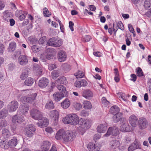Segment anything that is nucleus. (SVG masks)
<instances>
[{
	"label": "nucleus",
	"mask_w": 151,
	"mask_h": 151,
	"mask_svg": "<svg viewBox=\"0 0 151 151\" xmlns=\"http://www.w3.org/2000/svg\"><path fill=\"white\" fill-rule=\"evenodd\" d=\"M30 91V90H28L20 91L16 90L14 93L17 97H20L22 96H24L20 98V101L23 103H31L35 99L37 94L36 93L31 94Z\"/></svg>",
	"instance_id": "nucleus-1"
},
{
	"label": "nucleus",
	"mask_w": 151,
	"mask_h": 151,
	"mask_svg": "<svg viewBox=\"0 0 151 151\" xmlns=\"http://www.w3.org/2000/svg\"><path fill=\"white\" fill-rule=\"evenodd\" d=\"M75 136V133L72 131L60 129L56 133L55 138L57 140L63 139L65 142H69L72 141Z\"/></svg>",
	"instance_id": "nucleus-2"
},
{
	"label": "nucleus",
	"mask_w": 151,
	"mask_h": 151,
	"mask_svg": "<svg viewBox=\"0 0 151 151\" xmlns=\"http://www.w3.org/2000/svg\"><path fill=\"white\" fill-rule=\"evenodd\" d=\"M62 121L64 124L75 126L78 123L79 124L80 119L76 114H71L67 115L63 118Z\"/></svg>",
	"instance_id": "nucleus-3"
},
{
	"label": "nucleus",
	"mask_w": 151,
	"mask_h": 151,
	"mask_svg": "<svg viewBox=\"0 0 151 151\" xmlns=\"http://www.w3.org/2000/svg\"><path fill=\"white\" fill-rule=\"evenodd\" d=\"M79 125L81 127H79L78 129V130L83 134L86 131L85 129L83 128V127L85 128L86 129L89 128L92 125V122L91 120L88 119L81 118L80 119Z\"/></svg>",
	"instance_id": "nucleus-4"
},
{
	"label": "nucleus",
	"mask_w": 151,
	"mask_h": 151,
	"mask_svg": "<svg viewBox=\"0 0 151 151\" xmlns=\"http://www.w3.org/2000/svg\"><path fill=\"white\" fill-rule=\"evenodd\" d=\"M47 43L50 46L57 47L62 45L63 41L61 39L55 37L50 38L48 41Z\"/></svg>",
	"instance_id": "nucleus-5"
},
{
	"label": "nucleus",
	"mask_w": 151,
	"mask_h": 151,
	"mask_svg": "<svg viewBox=\"0 0 151 151\" xmlns=\"http://www.w3.org/2000/svg\"><path fill=\"white\" fill-rule=\"evenodd\" d=\"M35 130V126L32 124H30L27 125L25 128V133L27 137H31L34 135Z\"/></svg>",
	"instance_id": "nucleus-6"
},
{
	"label": "nucleus",
	"mask_w": 151,
	"mask_h": 151,
	"mask_svg": "<svg viewBox=\"0 0 151 151\" xmlns=\"http://www.w3.org/2000/svg\"><path fill=\"white\" fill-rule=\"evenodd\" d=\"M118 129L116 127H110L108 129L107 132L105 134L103 137H108L110 135L113 136H117L119 134Z\"/></svg>",
	"instance_id": "nucleus-7"
},
{
	"label": "nucleus",
	"mask_w": 151,
	"mask_h": 151,
	"mask_svg": "<svg viewBox=\"0 0 151 151\" xmlns=\"http://www.w3.org/2000/svg\"><path fill=\"white\" fill-rule=\"evenodd\" d=\"M59 113L58 111L53 110L51 111L49 113L50 117L54 120V124L56 125L58 122Z\"/></svg>",
	"instance_id": "nucleus-8"
},
{
	"label": "nucleus",
	"mask_w": 151,
	"mask_h": 151,
	"mask_svg": "<svg viewBox=\"0 0 151 151\" xmlns=\"http://www.w3.org/2000/svg\"><path fill=\"white\" fill-rule=\"evenodd\" d=\"M19 103L16 101H13L10 102L7 106L8 110L9 112L15 111L18 108Z\"/></svg>",
	"instance_id": "nucleus-9"
},
{
	"label": "nucleus",
	"mask_w": 151,
	"mask_h": 151,
	"mask_svg": "<svg viewBox=\"0 0 151 151\" xmlns=\"http://www.w3.org/2000/svg\"><path fill=\"white\" fill-rule=\"evenodd\" d=\"M30 114L33 119L36 120L41 118L42 116V113L36 109H33L31 110Z\"/></svg>",
	"instance_id": "nucleus-10"
},
{
	"label": "nucleus",
	"mask_w": 151,
	"mask_h": 151,
	"mask_svg": "<svg viewBox=\"0 0 151 151\" xmlns=\"http://www.w3.org/2000/svg\"><path fill=\"white\" fill-rule=\"evenodd\" d=\"M120 130L123 132H129L131 130L130 128L127 121L123 120L121 123Z\"/></svg>",
	"instance_id": "nucleus-11"
},
{
	"label": "nucleus",
	"mask_w": 151,
	"mask_h": 151,
	"mask_svg": "<svg viewBox=\"0 0 151 151\" xmlns=\"http://www.w3.org/2000/svg\"><path fill=\"white\" fill-rule=\"evenodd\" d=\"M139 127L143 129L147 128L148 126V122L147 119L144 117L139 118L138 121Z\"/></svg>",
	"instance_id": "nucleus-12"
},
{
	"label": "nucleus",
	"mask_w": 151,
	"mask_h": 151,
	"mask_svg": "<svg viewBox=\"0 0 151 151\" xmlns=\"http://www.w3.org/2000/svg\"><path fill=\"white\" fill-rule=\"evenodd\" d=\"M24 120V117L18 114H16L13 116L12 119V122L15 124L20 123Z\"/></svg>",
	"instance_id": "nucleus-13"
},
{
	"label": "nucleus",
	"mask_w": 151,
	"mask_h": 151,
	"mask_svg": "<svg viewBox=\"0 0 151 151\" xmlns=\"http://www.w3.org/2000/svg\"><path fill=\"white\" fill-rule=\"evenodd\" d=\"M28 61L27 56L24 55H20L18 59L19 64L22 66L26 65L28 63Z\"/></svg>",
	"instance_id": "nucleus-14"
},
{
	"label": "nucleus",
	"mask_w": 151,
	"mask_h": 151,
	"mask_svg": "<svg viewBox=\"0 0 151 151\" xmlns=\"http://www.w3.org/2000/svg\"><path fill=\"white\" fill-rule=\"evenodd\" d=\"M29 109V106L27 104L22 105L20 106L18 112L19 114H22L25 115L27 113Z\"/></svg>",
	"instance_id": "nucleus-15"
},
{
	"label": "nucleus",
	"mask_w": 151,
	"mask_h": 151,
	"mask_svg": "<svg viewBox=\"0 0 151 151\" xmlns=\"http://www.w3.org/2000/svg\"><path fill=\"white\" fill-rule=\"evenodd\" d=\"M58 58L60 62H64L66 59L67 54L63 50H59L58 53Z\"/></svg>",
	"instance_id": "nucleus-16"
},
{
	"label": "nucleus",
	"mask_w": 151,
	"mask_h": 151,
	"mask_svg": "<svg viewBox=\"0 0 151 151\" xmlns=\"http://www.w3.org/2000/svg\"><path fill=\"white\" fill-rule=\"evenodd\" d=\"M49 81L45 78H41L39 81L38 85L41 88H44L46 87L48 85Z\"/></svg>",
	"instance_id": "nucleus-17"
},
{
	"label": "nucleus",
	"mask_w": 151,
	"mask_h": 151,
	"mask_svg": "<svg viewBox=\"0 0 151 151\" xmlns=\"http://www.w3.org/2000/svg\"><path fill=\"white\" fill-rule=\"evenodd\" d=\"M38 120L37 124L40 127L42 128L46 127L49 124L48 120L46 118L43 117L41 119H40Z\"/></svg>",
	"instance_id": "nucleus-18"
},
{
	"label": "nucleus",
	"mask_w": 151,
	"mask_h": 151,
	"mask_svg": "<svg viewBox=\"0 0 151 151\" xmlns=\"http://www.w3.org/2000/svg\"><path fill=\"white\" fill-rule=\"evenodd\" d=\"M110 147L111 149H114L118 148L120 150H122V149L120 147V142L119 141L117 140H113L110 143Z\"/></svg>",
	"instance_id": "nucleus-19"
},
{
	"label": "nucleus",
	"mask_w": 151,
	"mask_h": 151,
	"mask_svg": "<svg viewBox=\"0 0 151 151\" xmlns=\"http://www.w3.org/2000/svg\"><path fill=\"white\" fill-rule=\"evenodd\" d=\"M137 120V117L134 114L131 115L129 118V122L133 127H135L136 126Z\"/></svg>",
	"instance_id": "nucleus-20"
},
{
	"label": "nucleus",
	"mask_w": 151,
	"mask_h": 151,
	"mask_svg": "<svg viewBox=\"0 0 151 151\" xmlns=\"http://www.w3.org/2000/svg\"><path fill=\"white\" fill-rule=\"evenodd\" d=\"M50 146L51 143L49 141H44L41 144V150L42 151H48Z\"/></svg>",
	"instance_id": "nucleus-21"
},
{
	"label": "nucleus",
	"mask_w": 151,
	"mask_h": 151,
	"mask_svg": "<svg viewBox=\"0 0 151 151\" xmlns=\"http://www.w3.org/2000/svg\"><path fill=\"white\" fill-rule=\"evenodd\" d=\"M87 148L90 151H96L100 149V145L90 142L88 145Z\"/></svg>",
	"instance_id": "nucleus-22"
},
{
	"label": "nucleus",
	"mask_w": 151,
	"mask_h": 151,
	"mask_svg": "<svg viewBox=\"0 0 151 151\" xmlns=\"http://www.w3.org/2000/svg\"><path fill=\"white\" fill-rule=\"evenodd\" d=\"M107 129V124L105 123L99 125L97 127V131L99 133H105Z\"/></svg>",
	"instance_id": "nucleus-23"
},
{
	"label": "nucleus",
	"mask_w": 151,
	"mask_h": 151,
	"mask_svg": "<svg viewBox=\"0 0 151 151\" xmlns=\"http://www.w3.org/2000/svg\"><path fill=\"white\" fill-rule=\"evenodd\" d=\"M65 96L61 93L59 92H55L53 95V99L56 101H58L62 99Z\"/></svg>",
	"instance_id": "nucleus-24"
},
{
	"label": "nucleus",
	"mask_w": 151,
	"mask_h": 151,
	"mask_svg": "<svg viewBox=\"0 0 151 151\" xmlns=\"http://www.w3.org/2000/svg\"><path fill=\"white\" fill-rule=\"evenodd\" d=\"M83 96L87 99H89L93 96L92 92L90 90L87 89L84 90L82 94Z\"/></svg>",
	"instance_id": "nucleus-25"
},
{
	"label": "nucleus",
	"mask_w": 151,
	"mask_h": 151,
	"mask_svg": "<svg viewBox=\"0 0 151 151\" xmlns=\"http://www.w3.org/2000/svg\"><path fill=\"white\" fill-rule=\"evenodd\" d=\"M12 16V13L8 10L5 11L4 12L3 19L6 22H8Z\"/></svg>",
	"instance_id": "nucleus-26"
},
{
	"label": "nucleus",
	"mask_w": 151,
	"mask_h": 151,
	"mask_svg": "<svg viewBox=\"0 0 151 151\" xmlns=\"http://www.w3.org/2000/svg\"><path fill=\"white\" fill-rule=\"evenodd\" d=\"M18 141L15 137H13V138L8 142V147H10L13 148L15 147L18 144Z\"/></svg>",
	"instance_id": "nucleus-27"
},
{
	"label": "nucleus",
	"mask_w": 151,
	"mask_h": 151,
	"mask_svg": "<svg viewBox=\"0 0 151 151\" xmlns=\"http://www.w3.org/2000/svg\"><path fill=\"white\" fill-rule=\"evenodd\" d=\"M70 104L69 100L66 98L61 103V107L64 109L68 108Z\"/></svg>",
	"instance_id": "nucleus-28"
},
{
	"label": "nucleus",
	"mask_w": 151,
	"mask_h": 151,
	"mask_svg": "<svg viewBox=\"0 0 151 151\" xmlns=\"http://www.w3.org/2000/svg\"><path fill=\"white\" fill-rule=\"evenodd\" d=\"M140 145L138 143L135 142L132 144L128 147V151H133L134 150L140 147Z\"/></svg>",
	"instance_id": "nucleus-29"
},
{
	"label": "nucleus",
	"mask_w": 151,
	"mask_h": 151,
	"mask_svg": "<svg viewBox=\"0 0 151 151\" xmlns=\"http://www.w3.org/2000/svg\"><path fill=\"white\" fill-rule=\"evenodd\" d=\"M122 114L121 112L115 114L113 117V120L115 123L119 121L122 118Z\"/></svg>",
	"instance_id": "nucleus-30"
},
{
	"label": "nucleus",
	"mask_w": 151,
	"mask_h": 151,
	"mask_svg": "<svg viewBox=\"0 0 151 151\" xmlns=\"http://www.w3.org/2000/svg\"><path fill=\"white\" fill-rule=\"evenodd\" d=\"M8 114V110L5 109H3L0 111V119H5Z\"/></svg>",
	"instance_id": "nucleus-31"
},
{
	"label": "nucleus",
	"mask_w": 151,
	"mask_h": 151,
	"mask_svg": "<svg viewBox=\"0 0 151 151\" xmlns=\"http://www.w3.org/2000/svg\"><path fill=\"white\" fill-rule=\"evenodd\" d=\"M58 89L61 92V93L65 96L67 95L68 92L66 90L65 88L63 85H58L57 86Z\"/></svg>",
	"instance_id": "nucleus-32"
},
{
	"label": "nucleus",
	"mask_w": 151,
	"mask_h": 151,
	"mask_svg": "<svg viewBox=\"0 0 151 151\" xmlns=\"http://www.w3.org/2000/svg\"><path fill=\"white\" fill-rule=\"evenodd\" d=\"M83 104V107L85 109L90 110L92 108V105L91 103L88 101H84Z\"/></svg>",
	"instance_id": "nucleus-33"
},
{
	"label": "nucleus",
	"mask_w": 151,
	"mask_h": 151,
	"mask_svg": "<svg viewBox=\"0 0 151 151\" xmlns=\"http://www.w3.org/2000/svg\"><path fill=\"white\" fill-rule=\"evenodd\" d=\"M34 82V79L31 77L27 78L24 82V84L28 86H31Z\"/></svg>",
	"instance_id": "nucleus-34"
},
{
	"label": "nucleus",
	"mask_w": 151,
	"mask_h": 151,
	"mask_svg": "<svg viewBox=\"0 0 151 151\" xmlns=\"http://www.w3.org/2000/svg\"><path fill=\"white\" fill-rule=\"evenodd\" d=\"M119 108L116 106H112L110 110V112L111 113L115 114L119 113Z\"/></svg>",
	"instance_id": "nucleus-35"
},
{
	"label": "nucleus",
	"mask_w": 151,
	"mask_h": 151,
	"mask_svg": "<svg viewBox=\"0 0 151 151\" xmlns=\"http://www.w3.org/2000/svg\"><path fill=\"white\" fill-rule=\"evenodd\" d=\"M67 82L66 78L64 76H62L60 77L56 81V83L57 84L58 83L60 84H66Z\"/></svg>",
	"instance_id": "nucleus-36"
},
{
	"label": "nucleus",
	"mask_w": 151,
	"mask_h": 151,
	"mask_svg": "<svg viewBox=\"0 0 151 151\" xmlns=\"http://www.w3.org/2000/svg\"><path fill=\"white\" fill-rule=\"evenodd\" d=\"M54 107L53 102L51 100L48 101L45 106V108L48 109H53Z\"/></svg>",
	"instance_id": "nucleus-37"
},
{
	"label": "nucleus",
	"mask_w": 151,
	"mask_h": 151,
	"mask_svg": "<svg viewBox=\"0 0 151 151\" xmlns=\"http://www.w3.org/2000/svg\"><path fill=\"white\" fill-rule=\"evenodd\" d=\"M34 70L39 75H41L42 72V70L41 67L39 65H35L34 67Z\"/></svg>",
	"instance_id": "nucleus-38"
},
{
	"label": "nucleus",
	"mask_w": 151,
	"mask_h": 151,
	"mask_svg": "<svg viewBox=\"0 0 151 151\" xmlns=\"http://www.w3.org/2000/svg\"><path fill=\"white\" fill-rule=\"evenodd\" d=\"M0 146L1 148L6 149L8 148V144L6 140H2L0 142Z\"/></svg>",
	"instance_id": "nucleus-39"
},
{
	"label": "nucleus",
	"mask_w": 151,
	"mask_h": 151,
	"mask_svg": "<svg viewBox=\"0 0 151 151\" xmlns=\"http://www.w3.org/2000/svg\"><path fill=\"white\" fill-rule=\"evenodd\" d=\"M74 75L77 78H83L84 76V74L83 71L79 70L75 73Z\"/></svg>",
	"instance_id": "nucleus-40"
},
{
	"label": "nucleus",
	"mask_w": 151,
	"mask_h": 151,
	"mask_svg": "<svg viewBox=\"0 0 151 151\" xmlns=\"http://www.w3.org/2000/svg\"><path fill=\"white\" fill-rule=\"evenodd\" d=\"M74 108L77 110H79L82 107L81 104L79 102H75L73 104Z\"/></svg>",
	"instance_id": "nucleus-41"
},
{
	"label": "nucleus",
	"mask_w": 151,
	"mask_h": 151,
	"mask_svg": "<svg viewBox=\"0 0 151 151\" xmlns=\"http://www.w3.org/2000/svg\"><path fill=\"white\" fill-rule=\"evenodd\" d=\"M117 95L119 96V97L125 101H127V96L126 94L124 93H118Z\"/></svg>",
	"instance_id": "nucleus-42"
},
{
	"label": "nucleus",
	"mask_w": 151,
	"mask_h": 151,
	"mask_svg": "<svg viewBox=\"0 0 151 151\" xmlns=\"http://www.w3.org/2000/svg\"><path fill=\"white\" fill-rule=\"evenodd\" d=\"M28 76V71L27 70L24 71L20 76V78L22 80H24L25 78L27 77Z\"/></svg>",
	"instance_id": "nucleus-43"
},
{
	"label": "nucleus",
	"mask_w": 151,
	"mask_h": 151,
	"mask_svg": "<svg viewBox=\"0 0 151 151\" xmlns=\"http://www.w3.org/2000/svg\"><path fill=\"white\" fill-rule=\"evenodd\" d=\"M16 47V44L14 42H12L9 45V51L13 52L14 50Z\"/></svg>",
	"instance_id": "nucleus-44"
},
{
	"label": "nucleus",
	"mask_w": 151,
	"mask_h": 151,
	"mask_svg": "<svg viewBox=\"0 0 151 151\" xmlns=\"http://www.w3.org/2000/svg\"><path fill=\"white\" fill-rule=\"evenodd\" d=\"M43 14L44 16L46 17H49L51 14L47 8L45 7L43 9Z\"/></svg>",
	"instance_id": "nucleus-45"
},
{
	"label": "nucleus",
	"mask_w": 151,
	"mask_h": 151,
	"mask_svg": "<svg viewBox=\"0 0 151 151\" xmlns=\"http://www.w3.org/2000/svg\"><path fill=\"white\" fill-rule=\"evenodd\" d=\"M144 6L145 9H148L151 6V1L150 0H146L144 4Z\"/></svg>",
	"instance_id": "nucleus-46"
},
{
	"label": "nucleus",
	"mask_w": 151,
	"mask_h": 151,
	"mask_svg": "<svg viewBox=\"0 0 151 151\" xmlns=\"http://www.w3.org/2000/svg\"><path fill=\"white\" fill-rule=\"evenodd\" d=\"M53 79H55L59 76V72L58 70H54L51 73Z\"/></svg>",
	"instance_id": "nucleus-47"
},
{
	"label": "nucleus",
	"mask_w": 151,
	"mask_h": 151,
	"mask_svg": "<svg viewBox=\"0 0 151 151\" xmlns=\"http://www.w3.org/2000/svg\"><path fill=\"white\" fill-rule=\"evenodd\" d=\"M101 101L102 105L105 107L107 106L109 104V102L104 97L102 98Z\"/></svg>",
	"instance_id": "nucleus-48"
},
{
	"label": "nucleus",
	"mask_w": 151,
	"mask_h": 151,
	"mask_svg": "<svg viewBox=\"0 0 151 151\" xmlns=\"http://www.w3.org/2000/svg\"><path fill=\"white\" fill-rule=\"evenodd\" d=\"M2 133L4 136H6L7 138L9 137L10 135L9 131L6 129H3Z\"/></svg>",
	"instance_id": "nucleus-49"
},
{
	"label": "nucleus",
	"mask_w": 151,
	"mask_h": 151,
	"mask_svg": "<svg viewBox=\"0 0 151 151\" xmlns=\"http://www.w3.org/2000/svg\"><path fill=\"white\" fill-rule=\"evenodd\" d=\"M31 49L33 52L36 53L39 51V48L36 45H33L31 47Z\"/></svg>",
	"instance_id": "nucleus-50"
},
{
	"label": "nucleus",
	"mask_w": 151,
	"mask_h": 151,
	"mask_svg": "<svg viewBox=\"0 0 151 151\" xmlns=\"http://www.w3.org/2000/svg\"><path fill=\"white\" fill-rule=\"evenodd\" d=\"M136 72L138 76H142L143 75V72L140 68H138L136 69Z\"/></svg>",
	"instance_id": "nucleus-51"
},
{
	"label": "nucleus",
	"mask_w": 151,
	"mask_h": 151,
	"mask_svg": "<svg viewBox=\"0 0 151 151\" xmlns=\"http://www.w3.org/2000/svg\"><path fill=\"white\" fill-rule=\"evenodd\" d=\"M91 39V37L90 36L85 35L82 37L81 40L83 42H88L90 41Z\"/></svg>",
	"instance_id": "nucleus-52"
},
{
	"label": "nucleus",
	"mask_w": 151,
	"mask_h": 151,
	"mask_svg": "<svg viewBox=\"0 0 151 151\" xmlns=\"http://www.w3.org/2000/svg\"><path fill=\"white\" fill-rule=\"evenodd\" d=\"M116 25L118 28L121 29L122 30H124V27L123 24L121 21L119 22L116 24Z\"/></svg>",
	"instance_id": "nucleus-53"
},
{
	"label": "nucleus",
	"mask_w": 151,
	"mask_h": 151,
	"mask_svg": "<svg viewBox=\"0 0 151 151\" xmlns=\"http://www.w3.org/2000/svg\"><path fill=\"white\" fill-rule=\"evenodd\" d=\"M128 28L130 32L133 34L134 36V37L135 34H134L135 31L133 27L132 26L131 24H129L128 25Z\"/></svg>",
	"instance_id": "nucleus-54"
},
{
	"label": "nucleus",
	"mask_w": 151,
	"mask_h": 151,
	"mask_svg": "<svg viewBox=\"0 0 151 151\" xmlns=\"http://www.w3.org/2000/svg\"><path fill=\"white\" fill-rule=\"evenodd\" d=\"M81 114L82 116H86L88 115L89 112L88 111L83 110L81 111Z\"/></svg>",
	"instance_id": "nucleus-55"
},
{
	"label": "nucleus",
	"mask_w": 151,
	"mask_h": 151,
	"mask_svg": "<svg viewBox=\"0 0 151 151\" xmlns=\"http://www.w3.org/2000/svg\"><path fill=\"white\" fill-rule=\"evenodd\" d=\"M57 67L56 65L55 64H51L48 66V69L49 70H52Z\"/></svg>",
	"instance_id": "nucleus-56"
},
{
	"label": "nucleus",
	"mask_w": 151,
	"mask_h": 151,
	"mask_svg": "<svg viewBox=\"0 0 151 151\" xmlns=\"http://www.w3.org/2000/svg\"><path fill=\"white\" fill-rule=\"evenodd\" d=\"M7 122L5 120H2L0 122V127L2 128L3 127L6 126H7Z\"/></svg>",
	"instance_id": "nucleus-57"
},
{
	"label": "nucleus",
	"mask_w": 151,
	"mask_h": 151,
	"mask_svg": "<svg viewBox=\"0 0 151 151\" xmlns=\"http://www.w3.org/2000/svg\"><path fill=\"white\" fill-rule=\"evenodd\" d=\"M40 59L43 62L46 61L47 60L46 59V55L44 54H42L40 57Z\"/></svg>",
	"instance_id": "nucleus-58"
},
{
	"label": "nucleus",
	"mask_w": 151,
	"mask_h": 151,
	"mask_svg": "<svg viewBox=\"0 0 151 151\" xmlns=\"http://www.w3.org/2000/svg\"><path fill=\"white\" fill-rule=\"evenodd\" d=\"M81 86H86L88 84V83L87 81L84 79H82L81 81Z\"/></svg>",
	"instance_id": "nucleus-59"
},
{
	"label": "nucleus",
	"mask_w": 151,
	"mask_h": 151,
	"mask_svg": "<svg viewBox=\"0 0 151 151\" xmlns=\"http://www.w3.org/2000/svg\"><path fill=\"white\" fill-rule=\"evenodd\" d=\"M4 50V45L2 44H0V55H2Z\"/></svg>",
	"instance_id": "nucleus-60"
},
{
	"label": "nucleus",
	"mask_w": 151,
	"mask_h": 151,
	"mask_svg": "<svg viewBox=\"0 0 151 151\" xmlns=\"http://www.w3.org/2000/svg\"><path fill=\"white\" fill-rule=\"evenodd\" d=\"M5 4L4 1L0 0V10H2L5 7Z\"/></svg>",
	"instance_id": "nucleus-61"
},
{
	"label": "nucleus",
	"mask_w": 151,
	"mask_h": 151,
	"mask_svg": "<svg viewBox=\"0 0 151 151\" xmlns=\"http://www.w3.org/2000/svg\"><path fill=\"white\" fill-rule=\"evenodd\" d=\"M45 130L47 132L49 133H51L53 132L52 128L50 127H48L45 128Z\"/></svg>",
	"instance_id": "nucleus-62"
},
{
	"label": "nucleus",
	"mask_w": 151,
	"mask_h": 151,
	"mask_svg": "<svg viewBox=\"0 0 151 151\" xmlns=\"http://www.w3.org/2000/svg\"><path fill=\"white\" fill-rule=\"evenodd\" d=\"M75 86L78 88H80L81 87V83L80 81H76L74 83Z\"/></svg>",
	"instance_id": "nucleus-63"
},
{
	"label": "nucleus",
	"mask_w": 151,
	"mask_h": 151,
	"mask_svg": "<svg viewBox=\"0 0 151 151\" xmlns=\"http://www.w3.org/2000/svg\"><path fill=\"white\" fill-rule=\"evenodd\" d=\"M15 67V65L13 63H10L8 65V69L10 70H12Z\"/></svg>",
	"instance_id": "nucleus-64"
}]
</instances>
